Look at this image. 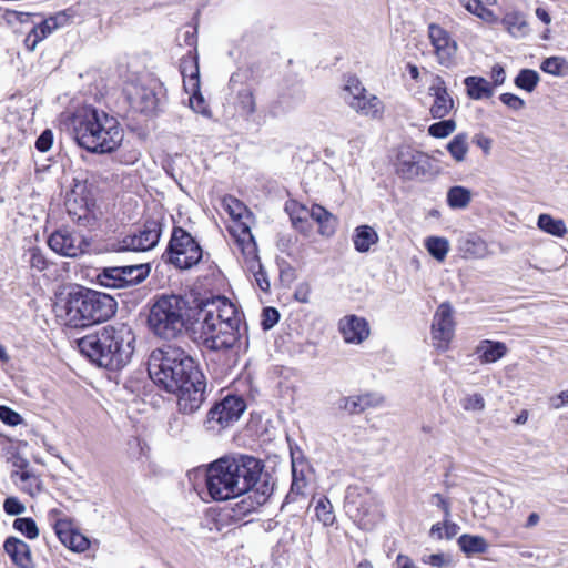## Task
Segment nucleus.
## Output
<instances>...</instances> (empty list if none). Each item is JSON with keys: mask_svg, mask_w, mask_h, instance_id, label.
Listing matches in <instances>:
<instances>
[{"mask_svg": "<svg viewBox=\"0 0 568 568\" xmlns=\"http://www.w3.org/2000/svg\"><path fill=\"white\" fill-rule=\"evenodd\" d=\"M425 246L428 253L439 262L446 258V255L449 251V243L447 239L439 236L427 237L425 241Z\"/></svg>", "mask_w": 568, "mask_h": 568, "instance_id": "ea45409f", "label": "nucleus"}, {"mask_svg": "<svg viewBox=\"0 0 568 568\" xmlns=\"http://www.w3.org/2000/svg\"><path fill=\"white\" fill-rule=\"evenodd\" d=\"M429 95L434 97V102L429 112L434 119H444L454 109L455 102L448 93L446 83L440 75H434L429 85Z\"/></svg>", "mask_w": 568, "mask_h": 568, "instance_id": "6ab92c4d", "label": "nucleus"}, {"mask_svg": "<svg viewBox=\"0 0 568 568\" xmlns=\"http://www.w3.org/2000/svg\"><path fill=\"white\" fill-rule=\"evenodd\" d=\"M232 232L234 233L235 245L243 256V262L246 270L253 274L257 286L263 292H268L270 281L263 265L260 262L257 245L250 227L243 224H237V229L233 227Z\"/></svg>", "mask_w": 568, "mask_h": 568, "instance_id": "1a4fd4ad", "label": "nucleus"}, {"mask_svg": "<svg viewBox=\"0 0 568 568\" xmlns=\"http://www.w3.org/2000/svg\"><path fill=\"white\" fill-rule=\"evenodd\" d=\"M53 142V134L50 130H45L36 141V148L40 152H47L51 149Z\"/></svg>", "mask_w": 568, "mask_h": 568, "instance_id": "13d9d810", "label": "nucleus"}, {"mask_svg": "<svg viewBox=\"0 0 568 568\" xmlns=\"http://www.w3.org/2000/svg\"><path fill=\"white\" fill-rule=\"evenodd\" d=\"M338 327L344 341L348 344H361L369 336L367 321L356 315L344 316Z\"/></svg>", "mask_w": 568, "mask_h": 568, "instance_id": "aec40b11", "label": "nucleus"}, {"mask_svg": "<svg viewBox=\"0 0 568 568\" xmlns=\"http://www.w3.org/2000/svg\"><path fill=\"white\" fill-rule=\"evenodd\" d=\"M184 88L190 93H196L200 89L199 68L195 61H184L181 65Z\"/></svg>", "mask_w": 568, "mask_h": 568, "instance_id": "7c9ffc66", "label": "nucleus"}, {"mask_svg": "<svg viewBox=\"0 0 568 568\" xmlns=\"http://www.w3.org/2000/svg\"><path fill=\"white\" fill-rule=\"evenodd\" d=\"M3 549L11 561L19 568H33L30 546L17 537H8L4 540Z\"/></svg>", "mask_w": 568, "mask_h": 568, "instance_id": "4be33fe9", "label": "nucleus"}, {"mask_svg": "<svg viewBox=\"0 0 568 568\" xmlns=\"http://www.w3.org/2000/svg\"><path fill=\"white\" fill-rule=\"evenodd\" d=\"M467 95L473 100H483L493 97L494 88L481 77H467L464 80Z\"/></svg>", "mask_w": 568, "mask_h": 568, "instance_id": "bb28decb", "label": "nucleus"}, {"mask_svg": "<svg viewBox=\"0 0 568 568\" xmlns=\"http://www.w3.org/2000/svg\"><path fill=\"white\" fill-rule=\"evenodd\" d=\"M55 532L60 541L73 551L83 552L90 547L89 539L83 534L70 529L65 523H58Z\"/></svg>", "mask_w": 568, "mask_h": 568, "instance_id": "a878e982", "label": "nucleus"}, {"mask_svg": "<svg viewBox=\"0 0 568 568\" xmlns=\"http://www.w3.org/2000/svg\"><path fill=\"white\" fill-rule=\"evenodd\" d=\"M447 151L456 162H464L469 151L467 134L459 133L455 135L447 144Z\"/></svg>", "mask_w": 568, "mask_h": 568, "instance_id": "e433bc0d", "label": "nucleus"}, {"mask_svg": "<svg viewBox=\"0 0 568 568\" xmlns=\"http://www.w3.org/2000/svg\"><path fill=\"white\" fill-rule=\"evenodd\" d=\"M539 80L540 78L537 71L531 69H523L515 78V85L527 92H532Z\"/></svg>", "mask_w": 568, "mask_h": 568, "instance_id": "79ce46f5", "label": "nucleus"}, {"mask_svg": "<svg viewBox=\"0 0 568 568\" xmlns=\"http://www.w3.org/2000/svg\"><path fill=\"white\" fill-rule=\"evenodd\" d=\"M351 109L357 114L373 120H381L385 113L384 102L375 94L366 92Z\"/></svg>", "mask_w": 568, "mask_h": 568, "instance_id": "b1692460", "label": "nucleus"}, {"mask_svg": "<svg viewBox=\"0 0 568 568\" xmlns=\"http://www.w3.org/2000/svg\"><path fill=\"white\" fill-rule=\"evenodd\" d=\"M311 294V286L307 283L300 284L294 293V297L301 303H308Z\"/></svg>", "mask_w": 568, "mask_h": 568, "instance_id": "052dcab7", "label": "nucleus"}, {"mask_svg": "<svg viewBox=\"0 0 568 568\" xmlns=\"http://www.w3.org/2000/svg\"><path fill=\"white\" fill-rule=\"evenodd\" d=\"M242 317L225 296L201 298L192 326L195 341L210 351H229L240 343Z\"/></svg>", "mask_w": 568, "mask_h": 568, "instance_id": "f03ea898", "label": "nucleus"}, {"mask_svg": "<svg viewBox=\"0 0 568 568\" xmlns=\"http://www.w3.org/2000/svg\"><path fill=\"white\" fill-rule=\"evenodd\" d=\"M48 245L61 255L77 257L89 250L90 243L80 233L63 229L50 235Z\"/></svg>", "mask_w": 568, "mask_h": 568, "instance_id": "f3484780", "label": "nucleus"}, {"mask_svg": "<svg viewBox=\"0 0 568 568\" xmlns=\"http://www.w3.org/2000/svg\"><path fill=\"white\" fill-rule=\"evenodd\" d=\"M190 105L191 108L197 112V113H205V105H204V99L202 95L196 93H192L190 98Z\"/></svg>", "mask_w": 568, "mask_h": 568, "instance_id": "0e129e2a", "label": "nucleus"}, {"mask_svg": "<svg viewBox=\"0 0 568 568\" xmlns=\"http://www.w3.org/2000/svg\"><path fill=\"white\" fill-rule=\"evenodd\" d=\"M134 342L132 328L128 324L116 323L79 338L78 347L100 367L118 371L130 363L134 353Z\"/></svg>", "mask_w": 568, "mask_h": 568, "instance_id": "20e7f679", "label": "nucleus"}, {"mask_svg": "<svg viewBox=\"0 0 568 568\" xmlns=\"http://www.w3.org/2000/svg\"><path fill=\"white\" fill-rule=\"evenodd\" d=\"M453 308L448 303H442L433 317L430 334L433 346L439 352H446L455 334Z\"/></svg>", "mask_w": 568, "mask_h": 568, "instance_id": "4468645a", "label": "nucleus"}, {"mask_svg": "<svg viewBox=\"0 0 568 568\" xmlns=\"http://www.w3.org/2000/svg\"><path fill=\"white\" fill-rule=\"evenodd\" d=\"M504 24L508 32L516 38H521L528 32V24L521 16L507 14L504 18Z\"/></svg>", "mask_w": 568, "mask_h": 568, "instance_id": "37998d69", "label": "nucleus"}, {"mask_svg": "<svg viewBox=\"0 0 568 568\" xmlns=\"http://www.w3.org/2000/svg\"><path fill=\"white\" fill-rule=\"evenodd\" d=\"M457 542L467 556L485 554L488 550V542L481 536L464 534Z\"/></svg>", "mask_w": 568, "mask_h": 568, "instance_id": "c85d7f7f", "label": "nucleus"}, {"mask_svg": "<svg viewBox=\"0 0 568 568\" xmlns=\"http://www.w3.org/2000/svg\"><path fill=\"white\" fill-rule=\"evenodd\" d=\"M353 242L357 252L366 253L378 242V234L372 226L361 225L355 229Z\"/></svg>", "mask_w": 568, "mask_h": 568, "instance_id": "cd10ccee", "label": "nucleus"}, {"mask_svg": "<svg viewBox=\"0 0 568 568\" xmlns=\"http://www.w3.org/2000/svg\"><path fill=\"white\" fill-rule=\"evenodd\" d=\"M307 487L306 479H297L292 480L291 489L286 495L285 503L283 505L286 506L291 503H297L300 500H304L306 497L305 489Z\"/></svg>", "mask_w": 568, "mask_h": 568, "instance_id": "de8ad7c7", "label": "nucleus"}, {"mask_svg": "<svg viewBox=\"0 0 568 568\" xmlns=\"http://www.w3.org/2000/svg\"><path fill=\"white\" fill-rule=\"evenodd\" d=\"M540 69L556 77L568 75V62L561 57H550L542 61Z\"/></svg>", "mask_w": 568, "mask_h": 568, "instance_id": "a19ab883", "label": "nucleus"}, {"mask_svg": "<svg viewBox=\"0 0 568 568\" xmlns=\"http://www.w3.org/2000/svg\"><path fill=\"white\" fill-rule=\"evenodd\" d=\"M12 477H16L21 481V490L31 497L37 496L42 490V483L40 478L28 469L14 471Z\"/></svg>", "mask_w": 568, "mask_h": 568, "instance_id": "2f4dec72", "label": "nucleus"}, {"mask_svg": "<svg viewBox=\"0 0 568 568\" xmlns=\"http://www.w3.org/2000/svg\"><path fill=\"white\" fill-rule=\"evenodd\" d=\"M471 201L470 190L464 186H453L447 192V204L452 209H466Z\"/></svg>", "mask_w": 568, "mask_h": 568, "instance_id": "4c0bfd02", "label": "nucleus"}, {"mask_svg": "<svg viewBox=\"0 0 568 568\" xmlns=\"http://www.w3.org/2000/svg\"><path fill=\"white\" fill-rule=\"evenodd\" d=\"M150 273L149 264L104 267L97 276L100 285L108 288H124L143 282Z\"/></svg>", "mask_w": 568, "mask_h": 568, "instance_id": "9d476101", "label": "nucleus"}, {"mask_svg": "<svg viewBox=\"0 0 568 568\" xmlns=\"http://www.w3.org/2000/svg\"><path fill=\"white\" fill-rule=\"evenodd\" d=\"M311 216L321 226V233L324 235H332L335 230V217L321 205L312 207Z\"/></svg>", "mask_w": 568, "mask_h": 568, "instance_id": "c9c22d12", "label": "nucleus"}, {"mask_svg": "<svg viewBox=\"0 0 568 568\" xmlns=\"http://www.w3.org/2000/svg\"><path fill=\"white\" fill-rule=\"evenodd\" d=\"M13 528L26 536L28 539H36L39 536V529L36 521L30 517H19L13 521Z\"/></svg>", "mask_w": 568, "mask_h": 568, "instance_id": "a18cd8bd", "label": "nucleus"}, {"mask_svg": "<svg viewBox=\"0 0 568 568\" xmlns=\"http://www.w3.org/2000/svg\"><path fill=\"white\" fill-rule=\"evenodd\" d=\"M500 101L508 108L516 111L525 106V101L513 93H503L500 95Z\"/></svg>", "mask_w": 568, "mask_h": 568, "instance_id": "4d7b16f0", "label": "nucleus"}, {"mask_svg": "<svg viewBox=\"0 0 568 568\" xmlns=\"http://www.w3.org/2000/svg\"><path fill=\"white\" fill-rule=\"evenodd\" d=\"M244 410L245 403L242 398L237 396H226L207 413L206 427L214 430V424H216L220 428H224L236 422Z\"/></svg>", "mask_w": 568, "mask_h": 568, "instance_id": "dca6fc26", "label": "nucleus"}, {"mask_svg": "<svg viewBox=\"0 0 568 568\" xmlns=\"http://www.w3.org/2000/svg\"><path fill=\"white\" fill-rule=\"evenodd\" d=\"M161 235V226L156 221H148L142 229L125 235L118 244L115 251L144 252L153 248Z\"/></svg>", "mask_w": 568, "mask_h": 568, "instance_id": "2eb2a0df", "label": "nucleus"}, {"mask_svg": "<svg viewBox=\"0 0 568 568\" xmlns=\"http://www.w3.org/2000/svg\"><path fill=\"white\" fill-rule=\"evenodd\" d=\"M459 531V526L455 523H452L448 520V518H445L444 520V537L447 539L454 538Z\"/></svg>", "mask_w": 568, "mask_h": 568, "instance_id": "338daca9", "label": "nucleus"}, {"mask_svg": "<svg viewBox=\"0 0 568 568\" xmlns=\"http://www.w3.org/2000/svg\"><path fill=\"white\" fill-rule=\"evenodd\" d=\"M459 3L470 13L477 16L484 21H493L494 13L487 6L494 4L495 0H458Z\"/></svg>", "mask_w": 568, "mask_h": 568, "instance_id": "473e14b6", "label": "nucleus"}, {"mask_svg": "<svg viewBox=\"0 0 568 568\" xmlns=\"http://www.w3.org/2000/svg\"><path fill=\"white\" fill-rule=\"evenodd\" d=\"M181 295L158 296L150 307L148 325L150 331L160 338L175 339L191 328L196 316L197 303Z\"/></svg>", "mask_w": 568, "mask_h": 568, "instance_id": "423d86ee", "label": "nucleus"}, {"mask_svg": "<svg viewBox=\"0 0 568 568\" xmlns=\"http://www.w3.org/2000/svg\"><path fill=\"white\" fill-rule=\"evenodd\" d=\"M148 372L156 385L178 395L182 414H193L202 406L206 388L204 375L182 348L169 345L153 349L149 356Z\"/></svg>", "mask_w": 568, "mask_h": 568, "instance_id": "f257e3e1", "label": "nucleus"}, {"mask_svg": "<svg viewBox=\"0 0 568 568\" xmlns=\"http://www.w3.org/2000/svg\"><path fill=\"white\" fill-rule=\"evenodd\" d=\"M508 353V347L505 343L498 341L483 339L475 347L481 364H493L501 359Z\"/></svg>", "mask_w": 568, "mask_h": 568, "instance_id": "393cba45", "label": "nucleus"}, {"mask_svg": "<svg viewBox=\"0 0 568 568\" xmlns=\"http://www.w3.org/2000/svg\"><path fill=\"white\" fill-rule=\"evenodd\" d=\"M537 225L541 231L554 236L562 237L567 233L565 222L561 219H554L550 214H540Z\"/></svg>", "mask_w": 568, "mask_h": 568, "instance_id": "f704fd0d", "label": "nucleus"}, {"mask_svg": "<svg viewBox=\"0 0 568 568\" xmlns=\"http://www.w3.org/2000/svg\"><path fill=\"white\" fill-rule=\"evenodd\" d=\"M566 403H568V390H564L550 398V405L555 409L561 408Z\"/></svg>", "mask_w": 568, "mask_h": 568, "instance_id": "774afa93", "label": "nucleus"}, {"mask_svg": "<svg viewBox=\"0 0 568 568\" xmlns=\"http://www.w3.org/2000/svg\"><path fill=\"white\" fill-rule=\"evenodd\" d=\"M72 14L69 10L59 11L48 18L53 28H63L71 23Z\"/></svg>", "mask_w": 568, "mask_h": 568, "instance_id": "6e6d98bb", "label": "nucleus"}, {"mask_svg": "<svg viewBox=\"0 0 568 568\" xmlns=\"http://www.w3.org/2000/svg\"><path fill=\"white\" fill-rule=\"evenodd\" d=\"M272 490L273 487L267 481H263L257 483L253 488L241 494V499L232 507L234 517L241 519L255 511L260 506L266 503Z\"/></svg>", "mask_w": 568, "mask_h": 568, "instance_id": "a211bd4d", "label": "nucleus"}, {"mask_svg": "<svg viewBox=\"0 0 568 568\" xmlns=\"http://www.w3.org/2000/svg\"><path fill=\"white\" fill-rule=\"evenodd\" d=\"M462 406L468 412H481L485 408V400L480 394H471L462 399Z\"/></svg>", "mask_w": 568, "mask_h": 568, "instance_id": "8fccbe9b", "label": "nucleus"}, {"mask_svg": "<svg viewBox=\"0 0 568 568\" xmlns=\"http://www.w3.org/2000/svg\"><path fill=\"white\" fill-rule=\"evenodd\" d=\"M54 30H57V28H53V26L47 18L45 20H43L40 24L36 26L29 32V34L27 36V38L24 40L26 45L30 50H34L37 43L39 41L43 40L44 38H47L49 34H51Z\"/></svg>", "mask_w": 568, "mask_h": 568, "instance_id": "58836bf2", "label": "nucleus"}, {"mask_svg": "<svg viewBox=\"0 0 568 568\" xmlns=\"http://www.w3.org/2000/svg\"><path fill=\"white\" fill-rule=\"evenodd\" d=\"M189 428L186 419L182 416H174L169 422V433L173 437H182Z\"/></svg>", "mask_w": 568, "mask_h": 568, "instance_id": "3c124183", "label": "nucleus"}, {"mask_svg": "<svg viewBox=\"0 0 568 568\" xmlns=\"http://www.w3.org/2000/svg\"><path fill=\"white\" fill-rule=\"evenodd\" d=\"M366 92V88L357 77L351 75L345 79L342 97L349 108Z\"/></svg>", "mask_w": 568, "mask_h": 568, "instance_id": "c756f323", "label": "nucleus"}, {"mask_svg": "<svg viewBox=\"0 0 568 568\" xmlns=\"http://www.w3.org/2000/svg\"><path fill=\"white\" fill-rule=\"evenodd\" d=\"M384 398L378 394L367 393L341 399L339 407L349 414H361L371 407H378Z\"/></svg>", "mask_w": 568, "mask_h": 568, "instance_id": "5701e85b", "label": "nucleus"}, {"mask_svg": "<svg viewBox=\"0 0 568 568\" xmlns=\"http://www.w3.org/2000/svg\"><path fill=\"white\" fill-rule=\"evenodd\" d=\"M71 124L75 141L89 152L111 153L123 140L119 121L91 106L78 110L72 116Z\"/></svg>", "mask_w": 568, "mask_h": 568, "instance_id": "39448f33", "label": "nucleus"}, {"mask_svg": "<svg viewBox=\"0 0 568 568\" xmlns=\"http://www.w3.org/2000/svg\"><path fill=\"white\" fill-rule=\"evenodd\" d=\"M0 419L9 425L17 426L22 422L21 416L8 406H0Z\"/></svg>", "mask_w": 568, "mask_h": 568, "instance_id": "864d4df0", "label": "nucleus"}, {"mask_svg": "<svg viewBox=\"0 0 568 568\" xmlns=\"http://www.w3.org/2000/svg\"><path fill=\"white\" fill-rule=\"evenodd\" d=\"M280 318L278 311L274 307H265L262 314V326L264 329H271Z\"/></svg>", "mask_w": 568, "mask_h": 568, "instance_id": "5fc2aeb1", "label": "nucleus"}, {"mask_svg": "<svg viewBox=\"0 0 568 568\" xmlns=\"http://www.w3.org/2000/svg\"><path fill=\"white\" fill-rule=\"evenodd\" d=\"M490 77L495 85H501L506 80L505 69L498 63L494 64L491 68Z\"/></svg>", "mask_w": 568, "mask_h": 568, "instance_id": "680f3d73", "label": "nucleus"}, {"mask_svg": "<svg viewBox=\"0 0 568 568\" xmlns=\"http://www.w3.org/2000/svg\"><path fill=\"white\" fill-rule=\"evenodd\" d=\"M430 504L440 508L444 511V517L449 518L450 507L448 500L440 494H433L430 496Z\"/></svg>", "mask_w": 568, "mask_h": 568, "instance_id": "bf43d9fd", "label": "nucleus"}, {"mask_svg": "<svg viewBox=\"0 0 568 568\" xmlns=\"http://www.w3.org/2000/svg\"><path fill=\"white\" fill-rule=\"evenodd\" d=\"M26 506L17 497H8L3 501V510L7 515L18 516L26 513Z\"/></svg>", "mask_w": 568, "mask_h": 568, "instance_id": "603ef678", "label": "nucleus"}, {"mask_svg": "<svg viewBox=\"0 0 568 568\" xmlns=\"http://www.w3.org/2000/svg\"><path fill=\"white\" fill-rule=\"evenodd\" d=\"M30 264L32 267L42 271L47 266V261L38 250H33L31 253Z\"/></svg>", "mask_w": 568, "mask_h": 568, "instance_id": "e2e57ef3", "label": "nucleus"}, {"mask_svg": "<svg viewBox=\"0 0 568 568\" xmlns=\"http://www.w3.org/2000/svg\"><path fill=\"white\" fill-rule=\"evenodd\" d=\"M68 214L74 222L82 226H92L100 214L95 201L82 187L81 191L73 190L65 201Z\"/></svg>", "mask_w": 568, "mask_h": 568, "instance_id": "ddd939ff", "label": "nucleus"}, {"mask_svg": "<svg viewBox=\"0 0 568 568\" xmlns=\"http://www.w3.org/2000/svg\"><path fill=\"white\" fill-rule=\"evenodd\" d=\"M456 122L452 119L433 123L428 128V134L433 138L444 139L456 130Z\"/></svg>", "mask_w": 568, "mask_h": 568, "instance_id": "49530a36", "label": "nucleus"}, {"mask_svg": "<svg viewBox=\"0 0 568 568\" xmlns=\"http://www.w3.org/2000/svg\"><path fill=\"white\" fill-rule=\"evenodd\" d=\"M427 38L439 65L448 69L456 65L458 43L445 28L438 23H429Z\"/></svg>", "mask_w": 568, "mask_h": 568, "instance_id": "9b49d317", "label": "nucleus"}, {"mask_svg": "<svg viewBox=\"0 0 568 568\" xmlns=\"http://www.w3.org/2000/svg\"><path fill=\"white\" fill-rule=\"evenodd\" d=\"M116 302L110 295L95 291H78L69 294L65 303V324L70 327H87L110 318Z\"/></svg>", "mask_w": 568, "mask_h": 568, "instance_id": "0eeeda50", "label": "nucleus"}, {"mask_svg": "<svg viewBox=\"0 0 568 568\" xmlns=\"http://www.w3.org/2000/svg\"><path fill=\"white\" fill-rule=\"evenodd\" d=\"M168 261L180 270H189L203 257L197 241L184 229L174 227L166 248Z\"/></svg>", "mask_w": 568, "mask_h": 568, "instance_id": "6e6552de", "label": "nucleus"}, {"mask_svg": "<svg viewBox=\"0 0 568 568\" xmlns=\"http://www.w3.org/2000/svg\"><path fill=\"white\" fill-rule=\"evenodd\" d=\"M222 207L230 214V216L235 221L234 225L230 227V233L234 237V233L232 229H237V224H243L239 222L243 217V215L247 212L246 206L236 197L232 195H226L222 199ZM245 226H247L245 224Z\"/></svg>", "mask_w": 568, "mask_h": 568, "instance_id": "72a5a7b5", "label": "nucleus"}, {"mask_svg": "<svg viewBox=\"0 0 568 568\" xmlns=\"http://www.w3.org/2000/svg\"><path fill=\"white\" fill-rule=\"evenodd\" d=\"M395 166L400 178L414 180L429 173L432 162L427 154L410 146H403L398 151Z\"/></svg>", "mask_w": 568, "mask_h": 568, "instance_id": "f8f14e48", "label": "nucleus"}, {"mask_svg": "<svg viewBox=\"0 0 568 568\" xmlns=\"http://www.w3.org/2000/svg\"><path fill=\"white\" fill-rule=\"evenodd\" d=\"M124 94L130 106L136 112L148 113L155 108V94L146 87L131 83L125 87Z\"/></svg>", "mask_w": 568, "mask_h": 568, "instance_id": "412c9836", "label": "nucleus"}, {"mask_svg": "<svg viewBox=\"0 0 568 568\" xmlns=\"http://www.w3.org/2000/svg\"><path fill=\"white\" fill-rule=\"evenodd\" d=\"M475 144L483 150L485 154L490 153L493 141L490 138L484 135H476L474 139Z\"/></svg>", "mask_w": 568, "mask_h": 568, "instance_id": "69168bd1", "label": "nucleus"}, {"mask_svg": "<svg viewBox=\"0 0 568 568\" xmlns=\"http://www.w3.org/2000/svg\"><path fill=\"white\" fill-rule=\"evenodd\" d=\"M239 106L247 115L256 111V102L253 92L250 89H243L239 92Z\"/></svg>", "mask_w": 568, "mask_h": 568, "instance_id": "09e8293b", "label": "nucleus"}, {"mask_svg": "<svg viewBox=\"0 0 568 568\" xmlns=\"http://www.w3.org/2000/svg\"><path fill=\"white\" fill-rule=\"evenodd\" d=\"M263 465L248 455L225 456L209 465L205 484L213 500L239 498L260 481Z\"/></svg>", "mask_w": 568, "mask_h": 568, "instance_id": "7ed1b4c3", "label": "nucleus"}, {"mask_svg": "<svg viewBox=\"0 0 568 568\" xmlns=\"http://www.w3.org/2000/svg\"><path fill=\"white\" fill-rule=\"evenodd\" d=\"M315 515L318 521L324 526H331L335 521L333 506L328 498L322 497L315 506Z\"/></svg>", "mask_w": 568, "mask_h": 568, "instance_id": "c03bdc74", "label": "nucleus"}]
</instances>
